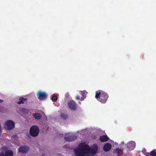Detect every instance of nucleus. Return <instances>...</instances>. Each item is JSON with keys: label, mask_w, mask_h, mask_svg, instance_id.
<instances>
[{"label": "nucleus", "mask_w": 156, "mask_h": 156, "mask_svg": "<svg viewBox=\"0 0 156 156\" xmlns=\"http://www.w3.org/2000/svg\"><path fill=\"white\" fill-rule=\"evenodd\" d=\"M79 103L80 104L81 102H79Z\"/></svg>", "instance_id": "25"}, {"label": "nucleus", "mask_w": 156, "mask_h": 156, "mask_svg": "<svg viewBox=\"0 0 156 156\" xmlns=\"http://www.w3.org/2000/svg\"><path fill=\"white\" fill-rule=\"evenodd\" d=\"M34 117L36 119L39 120L42 117V115L39 113H35L33 115Z\"/></svg>", "instance_id": "13"}, {"label": "nucleus", "mask_w": 156, "mask_h": 156, "mask_svg": "<svg viewBox=\"0 0 156 156\" xmlns=\"http://www.w3.org/2000/svg\"><path fill=\"white\" fill-rule=\"evenodd\" d=\"M151 156H156V150L154 149L150 153Z\"/></svg>", "instance_id": "15"}, {"label": "nucleus", "mask_w": 156, "mask_h": 156, "mask_svg": "<svg viewBox=\"0 0 156 156\" xmlns=\"http://www.w3.org/2000/svg\"><path fill=\"white\" fill-rule=\"evenodd\" d=\"M65 140L68 142H72L76 139V137L74 135H71L70 134H66L64 137Z\"/></svg>", "instance_id": "4"}, {"label": "nucleus", "mask_w": 156, "mask_h": 156, "mask_svg": "<svg viewBox=\"0 0 156 156\" xmlns=\"http://www.w3.org/2000/svg\"><path fill=\"white\" fill-rule=\"evenodd\" d=\"M29 149V148L25 146L21 147L19 148V152L22 153H27Z\"/></svg>", "instance_id": "9"}, {"label": "nucleus", "mask_w": 156, "mask_h": 156, "mask_svg": "<svg viewBox=\"0 0 156 156\" xmlns=\"http://www.w3.org/2000/svg\"><path fill=\"white\" fill-rule=\"evenodd\" d=\"M13 152L10 150H7L0 153V156H13Z\"/></svg>", "instance_id": "6"}, {"label": "nucleus", "mask_w": 156, "mask_h": 156, "mask_svg": "<svg viewBox=\"0 0 156 156\" xmlns=\"http://www.w3.org/2000/svg\"><path fill=\"white\" fill-rule=\"evenodd\" d=\"M149 154V153H147L146 154H145V155L147 156H148V155Z\"/></svg>", "instance_id": "22"}, {"label": "nucleus", "mask_w": 156, "mask_h": 156, "mask_svg": "<svg viewBox=\"0 0 156 156\" xmlns=\"http://www.w3.org/2000/svg\"><path fill=\"white\" fill-rule=\"evenodd\" d=\"M109 139V137L107 135H102L99 138L100 141L103 142L108 141Z\"/></svg>", "instance_id": "11"}, {"label": "nucleus", "mask_w": 156, "mask_h": 156, "mask_svg": "<svg viewBox=\"0 0 156 156\" xmlns=\"http://www.w3.org/2000/svg\"><path fill=\"white\" fill-rule=\"evenodd\" d=\"M112 147V146L110 144L107 143L105 144L103 147V150L106 152L109 151Z\"/></svg>", "instance_id": "10"}, {"label": "nucleus", "mask_w": 156, "mask_h": 156, "mask_svg": "<svg viewBox=\"0 0 156 156\" xmlns=\"http://www.w3.org/2000/svg\"><path fill=\"white\" fill-rule=\"evenodd\" d=\"M5 128L7 130H10L15 127V123L11 120H8L5 123Z\"/></svg>", "instance_id": "3"}, {"label": "nucleus", "mask_w": 156, "mask_h": 156, "mask_svg": "<svg viewBox=\"0 0 156 156\" xmlns=\"http://www.w3.org/2000/svg\"><path fill=\"white\" fill-rule=\"evenodd\" d=\"M39 129L36 126H33L30 128V135L33 137H36L39 134Z\"/></svg>", "instance_id": "2"}, {"label": "nucleus", "mask_w": 156, "mask_h": 156, "mask_svg": "<svg viewBox=\"0 0 156 156\" xmlns=\"http://www.w3.org/2000/svg\"><path fill=\"white\" fill-rule=\"evenodd\" d=\"M76 99L77 100H79L81 99V98L79 96H77L76 97Z\"/></svg>", "instance_id": "20"}, {"label": "nucleus", "mask_w": 156, "mask_h": 156, "mask_svg": "<svg viewBox=\"0 0 156 156\" xmlns=\"http://www.w3.org/2000/svg\"><path fill=\"white\" fill-rule=\"evenodd\" d=\"M87 92L85 90L81 92L80 94H81L83 96V97H81V101H83L84 100V98L86 97V96L87 95Z\"/></svg>", "instance_id": "14"}, {"label": "nucleus", "mask_w": 156, "mask_h": 156, "mask_svg": "<svg viewBox=\"0 0 156 156\" xmlns=\"http://www.w3.org/2000/svg\"><path fill=\"white\" fill-rule=\"evenodd\" d=\"M61 117L62 119H66L67 118L68 116L67 115L63 113L61 115Z\"/></svg>", "instance_id": "16"}, {"label": "nucleus", "mask_w": 156, "mask_h": 156, "mask_svg": "<svg viewBox=\"0 0 156 156\" xmlns=\"http://www.w3.org/2000/svg\"><path fill=\"white\" fill-rule=\"evenodd\" d=\"M0 101H1V102H2L3 101L2 100H1L0 99Z\"/></svg>", "instance_id": "24"}, {"label": "nucleus", "mask_w": 156, "mask_h": 156, "mask_svg": "<svg viewBox=\"0 0 156 156\" xmlns=\"http://www.w3.org/2000/svg\"><path fill=\"white\" fill-rule=\"evenodd\" d=\"M2 133L1 128H0V135H1Z\"/></svg>", "instance_id": "21"}, {"label": "nucleus", "mask_w": 156, "mask_h": 156, "mask_svg": "<svg viewBox=\"0 0 156 156\" xmlns=\"http://www.w3.org/2000/svg\"><path fill=\"white\" fill-rule=\"evenodd\" d=\"M121 152L122 150L119 148H117L115 150V152L118 154H119Z\"/></svg>", "instance_id": "18"}, {"label": "nucleus", "mask_w": 156, "mask_h": 156, "mask_svg": "<svg viewBox=\"0 0 156 156\" xmlns=\"http://www.w3.org/2000/svg\"><path fill=\"white\" fill-rule=\"evenodd\" d=\"M22 111L23 112L25 113H28V112H29L25 108H23L22 109Z\"/></svg>", "instance_id": "19"}, {"label": "nucleus", "mask_w": 156, "mask_h": 156, "mask_svg": "<svg viewBox=\"0 0 156 156\" xmlns=\"http://www.w3.org/2000/svg\"><path fill=\"white\" fill-rule=\"evenodd\" d=\"M51 100L53 102H55L57 101V98L55 95H53L51 97Z\"/></svg>", "instance_id": "17"}, {"label": "nucleus", "mask_w": 156, "mask_h": 156, "mask_svg": "<svg viewBox=\"0 0 156 156\" xmlns=\"http://www.w3.org/2000/svg\"><path fill=\"white\" fill-rule=\"evenodd\" d=\"M135 147V144L134 142L131 141L128 143L127 146L128 150L131 151L133 150Z\"/></svg>", "instance_id": "8"}, {"label": "nucleus", "mask_w": 156, "mask_h": 156, "mask_svg": "<svg viewBox=\"0 0 156 156\" xmlns=\"http://www.w3.org/2000/svg\"><path fill=\"white\" fill-rule=\"evenodd\" d=\"M95 98L102 103H105L108 97V95L106 93L99 90L96 91Z\"/></svg>", "instance_id": "1"}, {"label": "nucleus", "mask_w": 156, "mask_h": 156, "mask_svg": "<svg viewBox=\"0 0 156 156\" xmlns=\"http://www.w3.org/2000/svg\"><path fill=\"white\" fill-rule=\"evenodd\" d=\"M68 105L69 108L72 110H75L76 108V105L75 101H70L68 103Z\"/></svg>", "instance_id": "7"}, {"label": "nucleus", "mask_w": 156, "mask_h": 156, "mask_svg": "<svg viewBox=\"0 0 156 156\" xmlns=\"http://www.w3.org/2000/svg\"><path fill=\"white\" fill-rule=\"evenodd\" d=\"M37 96L38 99L40 100L46 99L47 97V94L40 91L38 92Z\"/></svg>", "instance_id": "5"}, {"label": "nucleus", "mask_w": 156, "mask_h": 156, "mask_svg": "<svg viewBox=\"0 0 156 156\" xmlns=\"http://www.w3.org/2000/svg\"><path fill=\"white\" fill-rule=\"evenodd\" d=\"M19 101H18L17 102V103L19 105H20L21 104H23L25 102H26L27 101V99L26 98H23V97H20L19 98Z\"/></svg>", "instance_id": "12"}, {"label": "nucleus", "mask_w": 156, "mask_h": 156, "mask_svg": "<svg viewBox=\"0 0 156 156\" xmlns=\"http://www.w3.org/2000/svg\"><path fill=\"white\" fill-rule=\"evenodd\" d=\"M45 156V154H42L41 155V156Z\"/></svg>", "instance_id": "23"}]
</instances>
